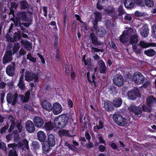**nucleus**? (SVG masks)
I'll list each match as a JSON object with an SVG mask.
<instances>
[{
	"mask_svg": "<svg viewBox=\"0 0 156 156\" xmlns=\"http://www.w3.org/2000/svg\"><path fill=\"white\" fill-rule=\"evenodd\" d=\"M50 147H51V146L47 144L45 142L43 143L42 145L43 153L44 154H47L50 151Z\"/></svg>",
	"mask_w": 156,
	"mask_h": 156,
	"instance_id": "c85d7f7f",
	"label": "nucleus"
},
{
	"mask_svg": "<svg viewBox=\"0 0 156 156\" xmlns=\"http://www.w3.org/2000/svg\"><path fill=\"white\" fill-rule=\"evenodd\" d=\"M90 38L91 40V43L94 46H101L102 44V43L98 40L97 37L94 33H91L90 34Z\"/></svg>",
	"mask_w": 156,
	"mask_h": 156,
	"instance_id": "1a4fd4ad",
	"label": "nucleus"
},
{
	"mask_svg": "<svg viewBox=\"0 0 156 156\" xmlns=\"http://www.w3.org/2000/svg\"><path fill=\"white\" fill-rule=\"evenodd\" d=\"M112 80L115 85L118 87H121L124 83L123 77L121 75H116L114 76Z\"/></svg>",
	"mask_w": 156,
	"mask_h": 156,
	"instance_id": "39448f33",
	"label": "nucleus"
},
{
	"mask_svg": "<svg viewBox=\"0 0 156 156\" xmlns=\"http://www.w3.org/2000/svg\"><path fill=\"white\" fill-rule=\"evenodd\" d=\"M42 104L43 108L49 112L52 110V105L49 101L44 100L42 102Z\"/></svg>",
	"mask_w": 156,
	"mask_h": 156,
	"instance_id": "4be33fe9",
	"label": "nucleus"
},
{
	"mask_svg": "<svg viewBox=\"0 0 156 156\" xmlns=\"http://www.w3.org/2000/svg\"><path fill=\"white\" fill-rule=\"evenodd\" d=\"M27 59L29 60L30 61L35 63L36 62V59L35 58H34L31 55L30 53H28L27 55Z\"/></svg>",
	"mask_w": 156,
	"mask_h": 156,
	"instance_id": "c03bdc74",
	"label": "nucleus"
},
{
	"mask_svg": "<svg viewBox=\"0 0 156 156\" xmlns=\"http://www.w3.org/2000/svg\"><path fill=\"white\" fill-rule=\"evenodd\" d=\"M20 7L23 9H25L29 7L28 2L26 0H22L20 2Z\"/></svg>",
	"mask_w": 156,
	"mask_h": 156,
	"instance_id": "e433bc0d",
	"label": "nucleus"
},
{
	"mask_svg": "<svg viewBox=\"0 0 156 156\" xmlns=\"http://www.w3.org/2000/svg\"><path fill=\"white\" fill-rule=\"evenodd\" d=\"M109 90L113 94H116L117 93L116 87L114 86H111L109 88Z\"/></svg>",
	"mask_w": 156,
	"mask_h": 156,
	"instance_id": "864d4df0",
	"label": "nucleus"
},
{
	"mask_svg": "<svg viewBox=\"0 0 156 156\" xmlns=\"http://www.w3.org/2000/svg\"><path fill=\"white\" fill-rule=\"evenodd\" d=\"M25 128L30 133H33L35 130L34 124L30 120H27L26 122Z\"/></svg>",
	"mask_w": 156,
	"mask_h": 156,
	"instance_id": "ddd939ff",
	"label": "nucleus"
},
{
	"mask_svg": "<svg viewBox=\"0 0 156 156\" xmlns=\"http://www.w3.org/2000/svg\"><path fill=\"white\" fill-rule=\"evenodd\" d=\"M99 68L106 67L105 62L102 60H100L98 62Z\"/></svg>",
	"mask_w": 156,
	"mask_h": 156,
	"instance_id": "13d9d810",
	"label": "nucleus"
},
{
	"mask_svg": "<svg viewBox=\"0 0 156 156\" xmlns=\"http://www.w3.org/2000/svg\"><path fill=\"white\" fill-rule=\"evenodd\" d=\"M122 99L119 97L115 98L112 101L113 106L116 108L120 107L122 105Z\"/></svg>",
	"mask_w": 156,
	"mask_h": 156,
	"instance_id": "a878e982",
	"label": "nucleus"
},
{
	"mask_svg": "<svg viewBox=\"0 0 156 156\" xmlns=\"http://www.w3.org/2000/svg\"><path fill=\"white\" fill-rule=\"evenodd\" d=\"M23 142L24 147L26 148L27 150L29 149L28 141L26 139H25L23 141Z\"/></svg>",
	"mask_w": 156,
	"mask_h": 156,
	"instance_id": "bf43d9fd",
	"label": "nucleus"
},
{
	"mask_svg": "<svg viewBox=\"0 0 156 156\" xmlns=\"http://www.w3.org/2000/svg\"><path fill=\"white\" fill-rule=\"evenodd\" d=\"M133 79L134 83L138 85L143 84L145 80L143 75L139 72H136L134 73Z\"/></svg>",
	"mask_w": 156,
	"mask_h": 156,
	"instance_id": "7ed1b4c3",
	"label": "nucleus"
},
{
	"mask_svg": "<svg viewBox=\"0 0 156 156\" xmlns=\"http://www.w3.org/2000/svg\"><path fill=\"white\" fill-rule=\"evenodd\" d=\"M13 65H9L6 67L5 72L7 75L9 76L12 77L14 75L15 72V65L14 63Z\"/></svg>",
	"mask_w": 156,
	"mask_h": 156,
	"instance_id": "9d476101",
	"label": "nucleus"
},
{
	"mask_svg": "<svg viewBox=\"0 0 156 156\" xmlns=\"http://www.w3.org/2000/svg\"><path fill=\"white\" fill-rule=\"evenodd\" d=\"M135 4L140 7L144 6V2L145 0H135Z\"/></svg>",
	"mask_w": 156,
	"mask_h": 156,
	"instance_id": "a18cd8bd",
	"label": "nucleus"
},
{
	"mask_svg": "<svg viewBox=\"0 0 156 156\" xmlns=\"http://www.w3.org/2000/svg\"><path fill=\"white\" fill-rule=\"evenodd\" d=\"M56 58L57 60H59L60 58V51L58 48H57L56 50Z\"/></svg>",
	"mask_w": 156,
	"mask_h": 156,
	"instance_id": "0e129e2a",
	"label": "nucleus"
},
{
	"mask_svg": "<svg viewBox=\"0 0 156 156\" xmlns=\"http://www.w3.org/2000/svg\"><path fill=\"white\" fill-rule=\"evenodd\" d=\"M20 48V46L19 43L18 42L15 43L12 48L13 54L14 55L17 52Z\"/></svg>",
	"mask_w": 156,
	"mask_h": 156,
	"instance_id": "4c0bfd02",
	"label": "nucleus"
},
{
	"mask_svg": "<svg viewBox=\"0 0 156 156\" xmlns=\"http://www.w3.org/2000/svg\"><path fill=\"white\" fill-rule=\"evenodd\" d=\"M16 22L14 23L16 25L18 24V22L20 21V20H23L28 21V20H26L27 19V15L24 12H20L17 14L16 17Z\"/></svg>",
	"mask_w": 156,
	"mask_h": 156,
	"instance_id": "4468645a",
	"label": "nucleus"
},
{
	"mask_svg": "<svg viewBox=\"0 0 156 156\" xmlns=\"http://www.w3.org/2000/svg\"><path fill=\"white\" fill-rule=\"evenodd\" d=\"M22 45L23 47L27 51H30L32 49V43L27 40H22L21 41Z\"/></svg>",
	"mask_w": 156,
	"mask_h": 156,
	"instance_id": "aec40b11",
	"label": "nucleus"
},
{
	"mask_svg": "<svg viewBox=\"0 0 156 156\" xmlns=\"http://www.w3.org/2000/svg\"><path fill=\"white\" fill-rule=\"evenodd\" d=\"M55 139L54 135L52 134H50L48 135L45 142L51 146V147H53L55 145Z\"/></svg>",
	"mask_w": 156,
	"mask_h": 156,
	"instance_id": "a211bd4d",
	"label": "nucleus"
},
{
	"mask_svg": "<svg viewBox=\"0 0 156 156\" xmlns=\"http://www.w3.org/2000/svg\"><path fill=\"white\" fill-rule=\"evenodd\" d=\"M95 18L94 19L101 21L102 18V14L99 12L95 11L94 12Z\"/></svg>",
	"mask_w": 156,
	"mask_h": 156,
	"instance_id": "79ce46f5",
	"label": "nucleus"
},
{
	"mask_svg": "<svg viewBox=\"0 0 156 156\" xmlns=\"http://www.w3.org/2000/svg\"><path fill=\"white\" fill-rule=\"evenodd\" d=\"M104 107L107 112L112 111L114 110L111 101L107 100L105 101Z\"/></svg>",
	"mask_w": 156,
	"mask_h": 156,
	"instance_id": "5701e85b",
	"label": "nucleus"
},
{
	"mask_svg": "<svg viewBox=\"0 0 156 156\" xmlns=\"http://www.w3.org/2000/svg\"><path fill=\"white\" fill-rule=\"evenodd\" d=\"M33 121L35 126L37 127H41L44 124V121L43 119L39 116L34 117L33 119Z\"/></svg>",
	"mask_w": 156,
	"mask_h": 156,
	"instance_id": "dca6fc26",
	"label": "nucleus"
},
{
	"mask_svg": "<svg viewBox=\"0 0 156 156\" xmlns=\"http://www.w3.org/2000/svg\"><path fill=\"white\" fill-rule=\"evenodd\" d=\"M18 94L16 93L14 94L13 95L11 94H8L6 97V100L9 104L11 103L12 105L14 106L18 102Z\"/></svg>",
	"mask_w": 156,
	"mask_h": 156,
	"instance_id": "20e7f679",
	"label": "nucleus"
},
{
	"mask_svg": "<svg viewBox=\"0 0 156 156\" xmlns=\"http://www.w3.org/2000/svg\"><path fill=\"white\" fill-rule=\"evenodd\" d=\"M59 118L58 117L55 118L54 120L53 124L54 127L57 129H62L66 126L65 123L64 124L61 121L59 120Z\"/></svg>",
	"mask_w": 156,
	"mask_h": 156,
	"instance_id": "6ab92c4d",
	"label": "nucleus"
},
{
	"mask_svg": "<svg viewBox=\"0 0 156 156\" xmlns=\"http://www.w3.org/2000/svg\"><path fill=\"white\" fill-rule=\"evenodd\" d=\"M8 119L10 120L11 123L13 124L16 123L15 122V119L12 115H9L8 117Z\"/></svg>",
	"mask_w": 156,
	"mask_h": 156,
	"instance_id": "680f3d73",
	"label": "nucleus"
},
{
	"mask_svg": "<svg viewBox=\"0 0 156 156\" xmlns=\"http://www.w3.org/2000/svg\"><path fill=\"white\" fill-rule=\"evenodd\" d=\"M86 75L88 81L90 83H93L94 85V87H97L98 86V84L96 82L95 80L92 81L90 79V73L89 72H87Z\"/></svg>",
	"mask_w": 156,
	"mask_h": 156,
	"instance_id": "ea45409f",
	"label": "nucleus"
},
{
	"mask_svg": "<svg viewBox=\"0 0 156 156\" xmlns=\"http://www.w3.org/2000/svg\"><path fill=\"white\" fill-rule=\"evenodd\" d=\"M139 37L137 34L132 35L129 39V43L130 44L133 45L136 44L139 41Z\"/></svg>",
	"mask_w": 156,
	"mask_h": 156,
	"instance_id": "cd10ccee",
	"label": "nucleus"
},
{
	"mask_svg": "<svg viewBox=\"0 0 156 156\" xmlns=\"http://www.w3.org/2000/svg\"><path fill=\"white\" fill-rule=\"evenodd\" d=\"M7 146L8 148H12V150H16V147H17V144L15 143L9 144Z\"/></svg>",
	"mask_w": 156,
	"mask_h": 156,
	"instance_id": "4d7b16f0",
	"label": "nucleus"
},
{
	"mask_svg": "<svg viewBox=\"0 0 156 156\" xmlns=\"http://www.w3.org/2000/svg\"><path fill=\"white\" fill-rule=\"evenodd\" d=\"M37 136L38 140L40 142H45L46 139V135L43 131H39L37 133Z\"/></svg>",
	"mask_w": 156,
	"mask_h": 156,
	"instance_id": "412c9836",
	"label": "nucleus"
},
{
	"mask_svg": "<svg viewBox=\"0 0 156 156\" xmlns=\"http://www.w3.org/2000/svg\"><path fill=\"white\" fill-rule=\"evenodd\" d=\"M129 31L131 32L133 31L132 28H130L126 33H125V32H124L120 36L119 41L121 42L124 44L127 42L129 40L128 38L126 36L128 35Z\"/></svg>",
	"mask_w": 156,
	"mask_h": 156,
	"instance_id": "f3484780",
	"label": "nucleus"
},
{
	"mask_svg": "<svg viewBox=\"0 0 156 156\" xmlns=\"http://www.w3.org/2000/svg\"><path fill=\"white\" fill-rule=\"evenodd\" d=\"M152 34L154 38L156 39V24H154L152 27Z\"/></svg>",
	"mask_w": 156,
	"mask_h": 156,
	"instance_id": "3c124183",
	"label": "nucleus"
},
{
	"mask_svg": "<svg viewBox=\"0 0 156 156\" xmlns=\"http://www.w3.org/2000/svg\"><path fill=\"white\" fill-rule=\"evenodd\" d=\"M140 34L144 38L147 37L149 34V30L147 26L142 27L140 30Z\"/></svg>",
	"mask_w": 156,
	"mask_h": 156,
	"instance_id": "b1692460",
	"label": "nucleus"
},
{
	"mask_svg": "<svg viewBox=\"0 0 156 156\" xmlns=\"http://www.w3.org/2000/svg\"><path fill=\"white\" fill-rule=\"evenodd\" d=\"M96 32L99 37H102L106 34L107 31L103 27H101L96 31Z\"/></svg>",
	"mask_w": 156,
	"mask_h": 156,
	"instance_id": "7c9ffc66",
	"label": "nucleus"
},
{
	"mask_svg": "<svg viewBox=\"0 0 156 156\" xmlns=\"http://www.w3.org/2000/svg\"><path fill=\"white\" fill-rule=\"evenodd\" d=\"M141 108L142 111H143L144 112H151L152 107H148L147 105H143Z\"/></svg>",
	"mask_w": 156,
	"mask_h": 156,
	"instance_id": "a19ab883",
	"label": "nucleus"
},
{
	"mask_svg": "<svg viewBox=\"0 0 156 156\" xmlns=\"http://www.w3.org/2000/svg\"><path fill=\"white\" fill-rule=\"evenodd\" d=\"M44 127L47 130H51L54 128L53 124L51 121L46 122Z\"/></svg>",
	"mask_w": 156,
	"mask_h": 156,
	"instance_id": "f704fd0d",
	"label": "nucleus"
},
{
	"mask_svg": "<svg viewBox=\"0 0 156 156\" xmlns=\"http://www.w3.org/2000/svg\"><path fill=\"white\" fill-rule=\"evenodd\" d=\"M59 117L61 118L60 121L64 124L65 123L66 126L67 125L68 120V118L66 114H62L59 116Z\"/></svg>",
	"mask_w": 156,
	"mask_h": 156,
	"instance_id": "72a5a7b5",
	"label": "nucleus"
},
{
	"mask_svg": "<svg viewBox=\"0 0 156 156\" xmlns=\"http://www.w3.org/2000/svg\"><path fill=\"white\" fill-rule=\"evenodd\" d=\"M16 126L17 129L18 130L19 132L21 133L22 132L23 127L22 126L21 122L19 120H16Z\"/></svg>",
	"mask_w": 156,
	"mask_h": 156,
	"instance_id": "37998d69",
	"label": "nucleus"
},
{
	"mask_svg": "<svg viewBox=\"0 0 156 156\" xmlns=\"http://www.w3.org/2000/svg\"><path fill=\"white\" fill-rule=\"evenodd\" d=\"M16 150L11 149L9 151L8 156H18Z\"/></svg>",
	"mask_w": 156,
	"mask_h": 156,
	"instance_id": "de8ad7c7",
	"label": "nucleus"
},
{
	"mask_svg": "<svg viewBox=\"0 0 156 156\" xmlns=\"http://www.w3.org/2000/svg\"><path fill=\"white\" fill-rule=\"evenodd\" d=\"M99 125L96 126L98 130H99L101 129H102L104 127L103 123L101 120H99L98 121Z\"/></svg>",
	"mask_w": 156,
	"mask_h": 156,
	"instance_id": "5fc2aeb1",
	"label": "nucleus"
},
{
	"mask_svg": "<svg viewBox=\"0 0 156 156\" xmlns=\"http://www.w3.org/2000/svg\"><path fill=\"white\" fill-rule=\"evenodd\" d=\"M52 108L53 113L55 115H58L62 112V106L58 103H54L52 106Z\"/></svg>",
	"mask_w": 156,
	"mask_h": 156,
	"instance_id": "9b49d317",
	"label": "nucleus"
},
{
	"mask_svg": "<svg viewBox=\"0 0 156 156\" xmlns=\"http://www.w3.org/2000/svg\"><path fill=\"white\" fill-rule=\"evenodd\" d=\"M9 37L11 40L10 41L12 42L20 40L21 38L20 32L18 31L17 32H15L13 34V38H11V37Z\"/></svg>",
	"mask_w": 156,
	"mask_h": 156,
	"instance_id": "bb28decb",
	"label": "nucleus"
},
{
	"mask_svg": "<svg viewBox=\"0 0 156 156\" xmlns=\"http://www.w3.org/2000/svg\"><path fill=\"white\" fill-rule=\"evenodd\" d=\"M25 75V80L30 82L34 80L35 83L39 81L38 73H35L33 71H27Z\"/></svg>",
	"mask_w": 156,
	"mask_h": 156,
	"instance_id": "f257e3e1",
	"label": "nucleus"
},
{
	"mask_svg": "<svg viewBox=\"0 0 156 156\" xmlns=\"http://www.w3.org/2000/svg\"><path fill=\"white\" fill-rule=\"evenodd\" d=\"M14 11L13 9L10 8V11L9 14V15H12L13 17L11 19V20L14 22V23H15L16 20L15 19V16L14 14Z\"/></svg>",
	"mask_w": 156,
	"mask_h": 156,
	"instance_id": "49530a36",
	"label": "nucleus"
},
{
	"mask_svg": "<svg viewBox=\"0 0 156 156\" xmlns=\"http://www.w3.org/2000/svg\"><path fill=\"white\" fill-rule=\"evenodd\" d=\"M13 59L12 57V52L11 50L6 51L2 58V62L3 64H5L12 61Z\"/></svg>",
	"mask_w": 156,
	"mask_h": 156,
	"instance_id": "6e6552de",
	"label": "nucleus"
},
{
	"mask_svg": "<svg viewBox=\"0 0 156 156\" xmlns=\"http://www.w3.org/2000/svg\"><path fill=\"white\" fill-rule=\"evenodd\" d=\"M139 45L142 48H146L151 46L150 43L146 42L143 41H140Z\"/></svg>",
	"mask_w": 156,
	"mask_h": 156,
	"instance_id": "473e14b6",
	"label": "nucleus"
},
{
	"mask_svg": "<svg viewBox=\"0 0 156 156\" xmlns=\"http://www.w3.org/2000/svg\"><path fill=\"white\" fill-rule=\"evenodd\" d=\"M37 55L40 58L42 63L44 64H45V60L43 55L39 53H38Z\"/></svg>",
	"mask_w": 156,
	"mask_h": 156,
	"instance_id": "69168bd1",
	"label": "nucleus"
},
{
	"mask_svg": "<svg viewBox=\"0 0 156 156\" xmlns=\"http://www.w3.org/2000/svg\"><path fill=\"white\" fill-rule=\"evenodd\" d=\"M128 110L137 115H141L142 113V109L141 107L139 106H131L129 108Z\"/></svg>",
	"mask_w": 156,
	"mask_h": 156,
	"instance_id": "f8f14e48",
	"label": "nucleus"
},
{
	"mask_svg": "<svg viewBox=\"0 0 156 156\" xmlns=\"http://www.w3.org/2000/svg\"><path fill=\"white\" fill-rule=\"evenodd\" d=\"M85 136L86 138L88 140V142H90L91 139V137L88 132L86 131L85 133Z\"/></svg>",
	"mask_w": 156,
	"mask_h": 156,
	"instance_id": "774afa93",
	"label": "nucleus"
},
{
	"mask_svg": "<svg viewBox=\"0 0 156 156\" xmlns=\"http://www.w3.org/2000/svg\"><path fill=\"white\" fill-rule=\"evenodd\" d=\"M128 96L131 100H135L137 97H140V94L138 89H134L129 91L128 93Z\"/></svg>",
	"mask_w": 156,
	"mask_h": 156,
	"instance_id": "423d86ee",
	"label": "nucleus"
},
{
	"mask_svg": "<svg viewBox=\"0 0 156 156\" xmlns=\"http://www.w3.org/2000/svg\"><path fill=\"white\" fill-rule=\"evenodd\" d=\"M59 135L60 136H69V131L67 130L63 129L59 130L58 132Z\"/></svg>",
	"mask_w": 156,
	"mask_h": 156,
	"instance_id": "58836bf2",
	"label": "nucleus"
},
{
	"mask_svg": "<svg viewBox=\"0 0 156 156\" xmlns=\"http://www.w3.org/2000/svg\"><path fill=\"white\" fill-rule=\"evenodd\" d=\"M18 86L21 90H24L25 86L24 82H19L18 84Z\"/></svg>",
	"mask_w": 156,
	"mask_h": 156,
	"instance_id": "603ef678",
	"label": "nucleus"
},
{
	"mask_svg": "<svg viewBox=\"0 0 156 156\" xmlns=\"http://www.w3.org/2000/svg\"><path fill=\"white\" fill-rule=\"evenodd\" d=\"M58 39L57 37H55L54 41V48L56 49L58 48Z\"/></svg>",
	"mask_w": 156,
	"mask_h": 156,
	"instance_id": "e2e57ef3",
	"label": "nucleus"
},
{
	"mask_svg": "<svg viewBox=\"0 0 156 156\" xmlns=\"http://www.w3.org/2000/svg\"><path fill=\"white\" fill-rule=\"evenodd\" d=\"M147 105L152 108L156 105V99L153 95H150L146 98Z\"/></svg>",
	"mask_w": 156,
	"mask_h": 156,
	"instance_id": "2eb2a0df",
	"label": "nucleus"
},
{
	"mask_svg": "<svg viewBox=\"0 0 156 156\" xmlns=\"http://www.w3.org/2000/svg\"><path fill=\"white\" fill-rule=\"evenodd\" d=\"M32 144L34 149L39 148L40 146L39 143L37 141H33L32 142Z\"/></svg>",
	"mask_w": 156,
	"mask_h": 156,
	"instance_id": "8fccbe9b",
	"label": "nucleus"
},
{
	"mask_svg": "<svg viewBox=\"0 0 156 156\" xmlns=\"http://www.w3.org/2000/svg\"><path fill=\"white\" fill-rule=\"evenodd\" d=\"M107 69V68L106 67L100 68L99 69V73L101 74L105 73H106Z\"/></svg>",
	"mask_w": 156,
	"mask_h": 156,
	"instance_id": "052dcab7",
	"label": "nucleus"
},
{
	"mask_svg": "<svg viewBox=\"0 0 156 156\" xmlns=\"http://www.w3.org/2000/svg\"><path fill=\"white\" fill-rule=\"evenodd\" d=\"M113 119L118 125L122 126H125L127 124L126 119L119 114H115L113 115Z\"/></svg>",
	"mask_w": 156,
	"mask_h": 156,
	"instance_id": "f03ea898",
	"label": "nucleus"
},
{
	"mask_svg": "<svg viewBox=\"0 0 156 156\" xmlns=\"http://www.w3.org/2000/svg\"><path fill=\"white\" fill-rule=\"evenodd\" d=\"M9 126L8 123L7 122L6 123V125L1 129L0 131L1 133L2 134L4 133L8 129Z\"/></svg>",
	"mask_w": 156,
	"mask_h": 156,
	"instance_id": "09e8293b",
	"label": "nucleus"
},
{
	"mask_svg": "<svg viewBox=\"0 0 156 156\" xmlns=\"http://www.w3.org/2000/svg\"><path fill=\"white\" fill-rule=\"evenodd\" d=\"M66 146L69 148L73 151H74L76 147L72 144H70L69 143H66Z\"/></svg>",
	"mask_w": 156,
	"mask_h": 156,
	"instance_id": "6e6d98bb",
	"label": "nucleus"
},
{
	"mask_svg": "<svg viewBox=\"0 0 156 156\" xmlns=\"http://www.w3.org/2000/svg\"><path fill=\"white\" fill-rule=\"evenodd\" d=\"M105 12L109 16L113 18L116 19L117 16L115 13V9L113 5H109L105 8L104 10Z\"/></svg>",
	"mask_w": 156,
	"mask_h": 156,
	"instance_id": "0eeeda50",
	"label": "nucleus"
},
{
	"mask_svg": "<svg viewBox=\"0 0 156 156\" xmlns=\"http://www.w3.org/2000/svg\"><path fill=\"white\" fill-rule=\"evenodd\" d=\"M135 0H125L124 2L125 7L127 9H131L135 4Z\"/></svg>",
	"mask_w": 156,
	"mask_h": 156,
	"instance_id": "393cba45",
	"label": "nucleus"
},
{
	"mask_svg": "<svg viewBox=\"0 0 156 156\" xmlns=\"http://www.w3.org/2000/svg\"><path fill=\"white\" fill-rule=\"evenodd\" d=\"M16 123H14L13 124L11 123L8 130V131L9 133H11L12 131V130L14 129V127L15 126H16Z\"/></svg>",
	"mask_w": 156,
	"mask_h": 156,
	"instance_id": "338daca9",
	"label": "nucleus"
},
{
	"mask_svg": "<svg viewBox=\"0 0 156 156\" xmlns=\"http://www.w3.org/2000/svg\"><path fill=\"white\" fill-rule=\"evenodd\" d=\"M154 5V3L153 0H145L143 7L146 6L148 7L151 8L153 7Z\"/></svg>",
	"mask_w": 156,
	"mask_h": 156,
	"instance_id": "c9c22d12",
	"label": "nucleus"
},
{
	"mask_svg": "<svg viewBox=\"0 0 156 156\" xmlns=\"http://www.w3.org/2000/svg\"><path fill=\"white\" fill-rule=\"evenodd\" d=\"M144 54L149 57H153L156 54V51L152 49L145 50L144 51Z\"/></svg>",
	"mask_w": 156,
	"mask_h": 156,
	"instance_id": "c756f323",
	"label": "nucleus"
},
{
	"mask_svg": "<svg viewBox=\"0 0 156 156\" xmlns=\"http://www.w3.org/2000/svg\"><path fill=\"white\" fill-rule=\"evenodd\" d=\"M117 11L119 12L117 14V16H121L126 13V12L123 8V6L121 5L118 7Z\"/></svg>",
	"mask_w": 156,
	"mask_h": 156,
	"instance_id": "2f4dec72",
	"label": "nucleus"
}]
</instances>
